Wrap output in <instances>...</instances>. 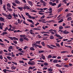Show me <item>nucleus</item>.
Here are the masks:
<instances>
[{
  "label": "nucleus",
  "mask_w": 73,
  "mask_h": 73,
  "mask_svg": "<svg viewBox=\"0 0 73 73\" xmlns=\"http://www.w3.org/2000/svg\"><path fill=\"white\" fill-rule=\"evenodd\" d=\"M27 20L28 21H29V22H30V23H32V24H31L30 25V27L31 28H33L34 27H35V26L33 25H35V23H34V22H33L32 20L29 19H27Z\"/></svg>",
  "instance_id": "1"
},
{
  "label": "nucleus",
  "mask_w": 73,
  "mask_h": 73,
  "mask_svg": "<svg viewBox=\"0 0 73 73\" xmlns=\"http://www.w3.org/2000/svg\"><path fill=\"white\" fill-rule=\"evenodd\" d=\"M6 17L7 18V19L9 20H11L12 18V16L11 14H9L8 15H7L6 16Z\"/></svg>",
  "instance_id": "2"
},
{
  "label": "nucleus",
  "mask_w": 73,
  "mask_h": 73,
  "mask_svg": "<svg viewBox=\"0 0 73 73\" xmlns=\"http://www.w3.org/2000/svg\"><path fill=\"white\" fill-rule=\"evenodd\" d=\"M29 65H35V62L34 61H29L28 63Z\"/></svg>",
  "instance_id": "3"
},
{
  "label": "nucleus",
  "mask_w": 73,
  "mask_h": 73,
  "mask_svg": "<svg viewBox=\"0 0 73 73\" xmlns=\"http://www.w3.org/2000/svg\"><path fill=\"white\" fill-rule=\"evenodd\" d=\"M49 4L50 5H51L52 6H55V5H57V4L56 3H53L52 2H50Z\"/></svg>",
  "instance_id": "4"
},
{
  "label": "nucleus",
  "mask_w": 73,
  "mask_h": 73,
  "mask_svg": "<svg viewBox=\"0 0 73 73\" xmlns=\"http://www.w3.org/2000/svg\"><path fill=\"white\" fill-rule=\"evenodd\" d=\"M23 9H24L25 10V9H30V8H29V6H24L23 7Z\"/></svg>",
  "instance_id": "5"
},
{
  "label": "nucleus",
  "mask_w": 73,
  "mask_h": 73,
  "mask_svg": "<svg viewBox=\"0 0 73 73\" xmlns=\"http://www.w3.org/2000/svg\"><path fill=\"white\" fill-rule=\"evenodd\" d=\"M67 31V30H65L64 31H63V33H64V34H65V35L69 33V32L66 31Z\"/></svg>",
  "instance_id": "6"
},
{
  "label": "nucleus",
  "mask_w": 73,
  "mask_h": 73,
  "mask_svg": "<svg viewBox=\"0 0 73 73\" xmlns=\"http://www.w3.org/2000/svg\"><path fill=\"white\" fill-rule=\"evenodd\" d=\"M33 46V48H35V46L36 48V49L37 48V46H38V45L36 44L35 43L34 44H33L32 45Z\"/></svg>",
  "instance_id": "7"
},
{
  "label": "nucleus",
  "mask_w": 73,
  "mask_h": 73,
  "mask_svg": "<svg viewBox=\"0 0 73 73\" xmlns=\"http://www.w3.org/2000/svg\"><path fill=\"white\" fill-rule=\"evenodd\" d=\"M4 20H5V19L4 18H3L2 17H0V21L5 22V21H4Z\"/></svg>",
  "instance_id": "8"
},
{
  "label": "nucleus",
  "mask_w": 73,
  "mask_h": 73,
  "mask_svg": "<svg viewBox=\"0 0 73 73\" xmlns=\"http://www.w3.org/2000/svg\"><path fill=\"white\" fill-rule=\"evenodd\" d=\"M15 3L17 4H19L20 3V1L19 0H15Z\"/></svg>",
  "instance_id": "9"
},
{
  "label": "nucleus",
  "mask_w": 73,
  "mask_h": 73,
  "mask_svg": "<svg viewBox=\"0 0 73 73\" xmlns=\"http://www.w3.org/2000/svg\"><path fill=\"white\" fill-rule=\"evenodd\" d=\"M28 3H29V4L31 5V7L33 6V4L32 3V2L30 1H28Z\"/></svg>",
  "instance_id": "10"
},
{
  "label": "nucleus",
  "mask_w": 73,
  "mask_h": 73,
  "mask_svg": "<svg viewBox=\"0 0 73 73\" xmlns=\"http://www.w3.org/2000/svg\"><path fill=\"white\" fill-rule=\"evenodd\" d=\"M20 36L21 37H23V38H25V37H27L26 35H20Z\"/></svg>",
  "instance_id": "11"
},
{
  "label": "nucleus",
  "mask_w": 73,
  "mask_h": 73,
  "mask_svg": "<svg viewBox=\"0 0 73 73\" xmlns=\"http://www.w3.org/2000/svg\"><path fill=\"white\" fill-rule=\"evenodd\" d=\"M50 39L53 40V39H54V36L53 35H50L49 37Z\"/></svg>",
  "instance_id": "12"
},
{
  "label": "nucleus",
  "mask_w": 73,
  "mask_h": 73,
  "mask_svg": "<svg viewBox=\"0 0 73 73\" xmlns=\"http://www.w3.org/2000/svg\"><path fill=\"white\" fill-rule=\"evenodd\" d=\"M19 41L20 42H23V41H24V39L23 38H20V39H19Z\"/></svg>",
  "instance_id": "13"
},
{
  "label": "nucleus",
  "mask_w": 73,
  "mask_h": 73,
  "mask_svg": "<svg viewBox=\"0 0 73 73\" xmlns=\"http://www.w3.org/2000/svg\"><path fill=\"white\" fill-rule=\"evenodd\" d=\"M41 40H38L37 41H36L35 43L36 44H39L40 45V42H41Z\"/></svg>",
  "instance_id": "14"
},
{
  "label": "nucleus",
  "mask_w": 73,
  "mask_h": 73,
  "mask_svg": "<svg viewBox=\"0 0 73 73\" xmlns=\"http://www.w3.org/2000/svg\"><path fill=\"white\" fill-rule=\"evenodd\" d=\"M7 58L8 59V60H12V58L10 56H7Z\"/></svg>",
  "instance_id": "15"
},
{
  "label": "nucleus",
  "mask_w": 73,
  "mask_h": 73,
  "mask_svg": "<svg viewBox=\"0 0 73 73\" xmlns=\"http://www.w3.org/2000/svg\"><path fill=\"white\" fill-rule=\"evenodd\" d=\"M41 56H42L41 57V58L43 59V60H45V56H44V54H42Z\"/></svg>",
  "instance_id": "16"
},
{
  "label": "nucleus",
  "mask_w": 73,
  "mask_h": 73,
  "mask_svg": "<svg viewBox=\"0 0 73 73\" xmlns=\"http://www.w3.org/2000/svg\"><path fill=\"white\" fill-rule=\"evenodd\" d=\"M8 34V33L7 32H4L3 33L1 34V35L2 36L3 35V36L5 35H7Z\"/></svg>",
  "instance_id": "17"
},
{
  "label": "nucleus",
  "mask_w": 73,
  "mask_h": 73,
  "mask_svg": "<svg viewBox=\"0 0 73 73\" xmlns=\"http://www.w3.org/2000/svg\"><path fill=\"white\" fill-rule=\"evenodd\" d=\"M29 18H30V19H33V20H35V17H32L31 15H29Z\"/></svg>",
  "instance_id": "18"
},
{
  "label": "nucleus",
  "mask_w": 73,
  "mask_h": 73,
  "mask_svg": "<svg viewBox=\"0 0 73 73\" xmlns=\"http://www.w3.org/2000/svg\"><path fill=\"white\" fill-rule=\"evenodd\" d=\"M47 47H48V48H50V49H54V48H53L52 47H51L49 45H47Z\"/></svg>",
  "instance_id": "19"
},
{
  "label": "nucleus",
  "mask_w": 73,
  "mask_h": 73,
  "mask_svg": "<svg viewBox=\"0 0 73 73\" xmlns=\"http://www.w3.org/2000/svg\"><path fill=\"white\" fill-rule=\"evenodd\" d=\"M7 6L8 7V8H11V4H10L9 3L7 4Z\"/></svg>",
  "instance_id": "20"
},
{
  "label": "nucleus",
  "mask_w": 73,
  "mask_h": 73,
  "mask_svg": "<svg viewBox=\"0 0 73 73\" xmlns=\"http://www.w3.org/2000/svg\"><path fill=\"white\" fill-rule=\"evenodd\" d=\"M11 68L12 70H13V69H14L15 70L16 69V67H14V66H13L11 67Z\"/></svg>",
  "instance_id": "21"
},
{
  "label": "nucleus",
  "mask_w": 73,
  "mask_h": 73,
  "mask_svg": "<svg viewBox=\"0 0 73 73\" xmlns=\"http://www.w3.org/2000/svg\"><path fill=\"white\" fill-rule=\"evenodd\" d=\"M17 8L18 9L20 10V11H23V7H18Z\"/></svg>",
  "instance_id": "22"
},
{
  "label": "nucleus",
  "mask_w": 73,
  "mask_h": 73,
  "mask_svg": "<svg viewBox=\"0 0 73 73\" xmlns=\"http://www.w3.org/2000/svg\"><path fill=\"white\" fill-rule=\"evenodd\" d=\"M30 50H35V49L33 47H31L30 48Z\"/></svg>",
  "instance_id": "23"
},
{
  "label": "nucleus",
  "mask_w": 73,
  "mask_h": 73,
  "mask_svg": "<svg viewBox=\"0 0 73 73\" xmlns=\"http://www.w3.org/2000/svg\"><path fill=\"white\" fill-rule=\"evenodd\" d=\"M58 62V60L57 59H54L53 61V62L54 63H57Z\"/></svg>",
  "instance_id": "24"
},
{
  "label": "nucleus",
  "mask_w": 73,
  "mask_h": 73,
  "mask_svg": "<svg viewBox=\"0 0 73 73\" xmlns=\"http://www.w3.org/2000/svg\"><path fill=\"white\" fill-rule=\"evenodd\" d=\"M56 66L57 67H62V66H61V65H59V64H56Z\"/></svg>",
  "instance_id": "25"
},
{
  "label": "nucleus",
  "mask_w": 73,
  "mask_h": 73,
  "mask_svg": "<svg viewBox=\"0 0 73 73\" xmlns=\"http://www.w3.org/2000/svg\"><path fill=\"white\" fill-rule=\"evenodd\" d=\"M55 36L57 37H58V38H60V37H61V36L58 35L57 34H55Z\"/></svg>",
  "instance_id": "26"
},
{
  "label": "nucleus",
  "mask_w": 73,
  "mask_h": 73,
  "mask_svg": "<svg viewBox=\"0 0 73 73\" xmlns=\"http://www.w3.org/2000/svg\"><path fill=\"white\" fill-rule=\"evenodd\" d=\"M18 23L19 24H21V22L20 21V20L19 19H18L17 20Z\"/></svg>",
  "instance_id": "27"
},
{
  "label": "nucleus",
  "mask_w": 73,
  "mask_h": 73,
  "mask_svg": "<svg viewBox=\"0 0 73 73\" xmlns=\"http://www.w3.org/2000/svg\"><path fill=\"white\" fill-rule=\"evenodd\" d=\"M58 10L59 12H61V11H62L63 10V8H60V9H59Z\"/></svg>",
  "instance_id": "28"
},
{
  "label": "nucleus",
  "mask_w": 73,
  "mask_h": 73,
  "mask_svg": "<svg viewBox=\"0 0 73 73\" xmlns=\"http://www.w3.org/2000/svg\"><path fill=\"white\" fill-rule=\"evenodd\" d=\"M13 15L14 17H18V15H17V14L16 15H15V13H13Z\"/></svg>",
  "instance_id": "29"
},
{
  "label": "nucleus",
  "mask_w": 73,
  "mask_h": 73,
  "mask_svg": "<svg viewBox=\"0 0 73 73\" xmlns=\"http://www.w3.org/2000/svg\"><path fill=\"white\" fill-rule=\"evenodd\" d=\"M8 38H10V40H13V38L12 37H10V36H8Z\"/></svg>",
  "instance_id": "30"
},
{
  "label": "nucleus",
  "mask_w": 73,
  "mask_h": 73,
  "mask_svg": "<svg viewBox=\"0 0 73 73\" xmlns=\"http://www.w3.org/2000/svg\"><path fill=\"white\" fill-rule=\"evenodd\" d=\"M48 71H49V72H52V71H53V69H52L51 68H48Z\"/></svg>",
  "instance_id": "31"
},
{
  "label": "nucleus",
  "mask_w": 73,
  "mask_h": 73,
  "mask_svg": "<svg viewBox=\"0 0 73 73\" xmlns=\"http://www.w3.org/2000/svg\"><path fill=\"white\" fill-rule=\"evenodd\" d=\"M63 28H64V27H63L62 26H60L59 27V29L61 30Z\"/></svg>",
  "instance_id": "32"
},
{
  "label": "nucleus",
  "mask_w": 73,
  "mask_h": 73,
  "mask_svg": "<svg viewBox=\"0 0 73 73\" xmlns=\"http://www.w3.org/2000/svg\"><path fill=\"white\" fill-rule=\"evenodd\" d=\"M12 4H13V6H14L15 7H16V5H17L14 2H13L12 3Z\"/></svg>",
  "instance_id": "33"
},
{
  "label": "nucleus",
  "mask_w": 73,
  "mask_h": 73,
  "mask_svg": "<svg viewBox=\"0 0 73 73\" xmlns=\"http://www.w3.org/2000/svg\"><path fill=\"white\" fill-rule=\"evenodd\" d=\"M64 21L63 19H61L58 22V23H62V21Z\"/></svg>",
  "instance_id": "34"
},
{
  "label": "nucleus",
  "mask_w": 73,
  "mask_h": 73,
  "mask_svg": "<svg viewBox=\"0 0 73 73\" xmlns=\"http://www.w3.org/2000/svg\"><path fill=\"white\" fill-rule=\"evenodd\" d=\"M70 26H69L67 25L65 27V28H70Z\"/></svg>",
  "instance_id": "35"
},
{
  "label": "nucleus",
  "mask_w": 73,
  "mask_h": 73,
  "mask_svg": "<svg viewBox=\"0 0 73 73\" xmlns=\"http://www.w3.org/2000/svg\"><path fill=\"white\" fill-rule=\"evenodd\" d=\"M46 2H44L43 3V5L45 7L46 6Z\"/></svg>",
  "instance_id": "36"
},
{
  "label": "nucleus",
  "mask_w": 73,
  "mask_h": 73,
  "mask_svg": "<svg viewBox=\"0 0 73 73\" xmlns=\"http://www.w3.org/2000/svg\"><path fill=\"white\" fill-rule=\"evenodd\" d=\"M13 39L15 40H19V38L16 37H13Z\"/></svg>",
  "instance_id": "37"
},
{
  "label": "nucleus",
  "mask_w": 73,
  "mask_h": 73,
  "mask_svg": "<svg viewBox=\"0 0 73 73\" xmlns=\"http://www.w3.org/2000/svg\"><path fill=\"white\" fill-rule=\"evenodd\" d=\"M44 66H48V64L46 62H44Z\"/></svg>",
  "instance_id": "38"
},
{
  "label": "nucleus",
  "mask_w": 73,
  "mask_h": 73,
  "mask_svg": "<svg viewBox=\"0 0 73 73\" xmlns=\"http://www.w3.org/2000/svg\"><path fill=\"white\" fill-rule=\"evenodd\" d=\"M2 15L3 16H5L6 17H7V14H6L5 13H2Z\"/></svg>",
  "instance_id": "39"
},
{
  "label": "nucleus",
  "mask_w": 73,
  "mask_h": 73,
  "mask_svg": "<svg viewBox=\"0 0 73 73\" xmlns=\"http://www.w3.org/2000/svg\"><path fill=\"white\" fill-rule=\"evenodd\" d=\"M62 38H63V37L62 36V37H60V38H58L57 39H56V40L57 41H58V40L62 39Z\"/></svg>",
  "instance_id": "40"
},
{
  "label": "nucleus",
  "mask_w": 73,
  "mask_h": 73,
  "mask_svg": "<svg viewBox=\"0 0 73 73\" xmlns=\"http://www.w3.org/2000/svg\"><path fill=\"white\" fill-rule=\"evenodd\" d=\"M56 46H58V47H60V44H59L58 43H56Z\"/></svg>",
  "instance_id": "41"
},
{
  "label": "nucleus",
  "mask_w": 73,
  "mask_h": 73,
  "mask_svg": "<svg viewBox=\"0 0 73 73\" xmlns=\"http://www.w3.org/2000/svg\"><path fill=\"white\" fill-rule=\"evenodd\" d=\"M19 62L20 63H23V64H24V62L23 61V60L21 61V60H19Z\"/></svg>",
  "instance_id": "42"
},
{
  "label": "nucleus",
  "mask_w": 73,
  "mask_h": 73,
  "mask_svg": "<svg viewBox=\"0 0 73 73\" xmlns=\"http://www.w3.org/2000/svg\"><path fill=\"white\" fill-rule=\"evenodd\" d=\"M50 46H52V47H54V48H57V46H56L53 45L51 44L50 45Z\"/></svg>",
  "instance_id": "43"
},
{
  "label": "nucleus",
  "mask_w": 73,
  "mask_h": 73,
  "mask_svg": "<svg viewBox=\"0 0 73 73\" xmlns=\"http://www.w3.org/2000/svg\"><path fill=\"white\" fill-rule=\"evenodd\" d=\"M24 39L25 40H26L27 41H29V39L27 38V37H25L24 38Z\"/></svg>",
  "instance_id": "44"
},
{
  "label": "nucleus",
  "mask_w": 73,
  "mask_h": 73,
  "mask_svg": "<svg viewBox=\"0 0 73 73\" xmlns=\"http://www.w3.org/2000/svg\"><path fill=\"white\" fill-rule=\"evenodd\" d=\"M12 63H13V64H14L15 65H17V63L16 62H12Z\"/></svg>",
  "instance_id": "45"
},
{
  "label": "nucleus",
  "mask_w": 73,
  "mask_h": 73,
  "mask_svg": "<svg viewBox=\"0 0 73 73\" xmlns=\"http://www.w3.org/2000/svg\"><path fill=\"white\" fill-rule=\"evenodd\" d=\"M44 52V50H40L38 51L39 53H43Z\"/></svg>",
  "instance_id": "46"
},
{
  "label": "nucleus",
  "mask_w": 73,
  "mask_h": 73,
  "mask_svg": "<svg viewBox=\"0 0 73 73\" xmlns=\"http://www.w3.org/2000/svg\"><path fill=\"white\" fill-rule=\"evenodd\" d=\"M52 22H53V23H54V22H55V21L53 20H51L49 21V23H52Z\"/></svg>",
  "instance_id": "47"
},
{
  "label": "nucleus",
  "mask_w": 73,
  "mask_h": 73,
  "mask_svg": "<svg viewBox=\"0 0 73 73\" xmlns=\"http://www.w3.org/2000/svg\"><path fill=\"white\" fill-rule=\"evenodd\" d=\"M9 49H13V46H10L9 47Z\"/></svg>",
  "instance_id": "48"
},
{
  "label": "nucleus",
  "mask_w": 73,
  "mask_h": 73,
  "mask_svg": "<svg viewBox=\"0 0 73 73\" xmlns=\"http://www.w3.org/2000/svg\"><path fill=\"white\" fill-rule=\"evenodd\" d=\"M38 13L39 14V15H44L45 14L44 13H40V12H39Z\"/></svg>",
  "instance_id": "49"
},
{
  "label": "nucleus",
  "mask_w": 73,
  "mask_h": 73,
  "mask_svg": "<svg viewBox=\"0 0 73 73\" xmlns=\"http://www.w3.org/2000/svg\"><path fill=\"white\" fill-rule=\"evenodd\" d=\"M13 42L15 44H17V41H16V40H13Z\"/></svg>",
  "instance_id": "50"
},
{
  "label": "nucleus",
  "mask_w": 73,
  "mask_h": 73,
  "mask_svg": "<svg viewBox=\"0 0 73 73\" xmlns=\"http://www.w3.org/2000/svg\"><path fill=\"white\" fill-rule=\"evenodd\" d=\"M8 27H6L5 29L4 30V32H6L8 30Z\"/></svg>",
  "instance_id": "51"
},
{
  "label": "nucleus",
  "mask_w": 73,
  "mask_h": 73,
  "mask_svg": "<svg viewBox=\"0 0 73 73\" xmlns=\"http://www.w3.org/2000/svg\"><path fill=\"white\" fill-rule=\"evenodd\" d=\"M41 44L43 46H45V45L44 44V42H41Z\"/></svg>",
  "instance_id": "52"
},
{
  "label": "nucleus",
  "mask_w": 73,
  "mask_h": 73,
  "mask_svg": "<svg viewBox=\"0 0 73 73\" xmlns=\"http://www.w3.org/2000/svg\"><path fill=\"white\" fill-rule=\"evenodd\" d=\"M52 57V56L51 55H49L48 56V58H51Z\"/></svg>",
  "instance_id": "53"
},
{
  "label": "nucleus",
  "mask_w": 73,
  "mask_h": 73,
  "mask_svg": "<svg viewBox=\"0 0 73 73\" xmlns=\"http://www.w3.org/2000/svg\"><path fill=\"white\" fill-rule=\"evenodd\" d=\"M4 40L5 41L7 42V43H9V40H8L6 39H5Z\"/></svg>",
  "instance_id": "54"
},
{
  "label": "nucleus",
  "mask_w": 73,
  "mask_h": 73,
  "mask_svg": "<svg viewBox=\"0 0 73 73\" xmlns=\"http://www.w3.org/2000/svg\"><path fill=\"white\" fill-rule=\"evenodd\" d=\"M47 10H48L49 11H52V7H50V9H48Z\"/></svg>",
  "instance_id": "55"
},
{
  "label": "nucleus",
  "mask_w": 73,
  "mask_h": 73,
  "mask_svg": "<svg viewBox=\"0 0 73 73\" xmlns=\"http://www.w3.org/2000/svg\"><path fill=\"white\" fill-rule=\"evenodd\" d=\"M54 17L53 16H50V17H47V19H50L51 17L52 18V17Z\"/></svg>",
  "instance_id": "56"
},
{
  "label": "nucleus",
  "mask_w": 73,
  "mask_h": 73,
  "mask_svg": "<svg viewBox=\"0 0 73 73\" xmlns=\"http://www.w3.org/2000/svg\"><path fill=\"white\" fill-rule=\"evenodd\" d=\"M62 2H64V3L65 4H66L67 3V2L66 1V0H64L62 1Z\"/></svg>",
  "instance_id": "57"
},
{
  "label": "nucleus",
  "mask_w": 73,
  "mask_h": 73,
  "mask_svg": "<svg viewBox=\"0 0 73 73\" xmlns=\"http://www.w3.org/2000/svg\"><path fill=\"white\" fill-rule=\"evenodd\" d=\"M64 67L65 68H68L69 67V66L67 65H65L64 66Z\"/></svg>",
  "instance_id": "58"
},
{
  "label": "nucleus",
  "mask_w": 73,
  "mask_h": 73,
  "mask_svg": "<svg viewBox=\"0 0 73 73\" xmlns=\"http://www.w3.org/2000/svg\"><path fill=\"white\" fill-rule=\"evenodd\" d=\"M0 4L1 5H2L3 4V0H0Z\"/></svg>",
  "instance_id": "59"
},
{
  "label": "nucleus",
  "mask_w": 73,
  "mask_h": 73,
  "mask_svg": "<svg viewBox=\"0 0 73 73\" xmlns=\"http://www.w3.org/2000/svg\"><path fill=\"white\" fill-rule=\"evenodd\" d=\"M3 57L2 55H1L0 56V59H1V60H3Z\"/></svg>",
  "instance_id": "60"
},
{
  "label": "nucleus",
  "mask_w": 73,
  "mask_h": 73,
  "mask_svg": "<svg viewBox=\"0 0 73 73\" xmlns=\"http://www.w3.org/2000/svg\"><path fill=\"white\" fill-rule=\"evenodd\" d=\"M28 48V46H25V48H23V49H25H25H27V48Z\"/></svg>",
  "instance_id": "61"
},
{
  "label": "nucleus",
  "mask_w": 73,
  "mask_h": 73,
  "mask_svg": "<svg viewBox=\"0 0 73 73\" xmlns=\"http://www.w3.org/2000/svg\"><path fill=\"white\" fill-rule=\"evenodd\" d=\"M26 15L27 16H28L29 17V15H29V13H26Z\"/></svg>",
  "instance_id": "62"
},
{
  "label": "nucleus",
  "mask_w": 73,
  "mask_h": 73,
  "mask_svg": "<svg viewBox=\"0 0 73 73\" xmlns=\"http://www.w3.org/2000/svg\"><path fill=\"white\" fill-rule=\"evenodd\" d=\"M66 51H64L61 52L60 53H66Z\"/></svg>",
  "instance_id": "63"
},
{
  "label": "nucleus",
  "mask_w": 73,
  "mask_h": 73,
  "mask_svg": "<svg viewBox=\"0 0 73 73\" xmlns=\"http://www.w3.org/2000/svg\"><path fill=\"white\" fill-rule=\"evenodd\" d=\"M44 1L43 0H41L40 1V3H44Z\"/></svg>",
  "instance_id": "64"
}]
</instances>
